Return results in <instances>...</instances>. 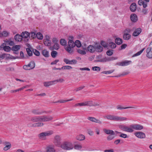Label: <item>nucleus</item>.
I'll list each match as a JSON object with an SVG mask.
<instances>
[{"label":"nucleus","instance_id":"obj_1","mask_svg":"<svg viewBox=\"0 0 152 152\" xmlns=\"http://www.w3.org/2000/svg\"><path fill=\"white\" fill-rule=\"evenodd\" d=\"M53 117L50 116L43 115L37 116L31 118V120L33 122H46L52 120Z\"/></svg>","mask_w":152,"mask_h":152},{"label":"nucleus","instance_id":"obj_2","mask_svg":"<svg viewBox=\"0 0 152 152\" xmlns=\"http://www.w3.org/2000/svg\"><path fill=\"white\" fill-rule=\"evenodd\" d=\"M63 149L66 150H70L73 148V146L71 142H65L62 143L61 146Z\"/></svg>","mask_w":152,"mask_h":152},{"label":"nucleus","instance_id":"obj_3","mask_svg":"<svg viewBox=\"0 0 152 152\" xmlns=\"http://www.w3.org/2000/svg\"><path fill=\"white\" fill-rule=\"evenodd\" d=\"M75 46V42L72 40H69L68 42V45L66 47L65 49L68 52L71 53L73 52L72 48Z\"/></svg>","mask_w":152,"mask_h":152},{"label":"nucleus","instance_id":"obj_4","mask_svg":"<svg viewBox=\"0 0 152 152\" xmlns=\"http://www.w3.org/2000/svg\"><path fill=\"white\" fill-rule=\"evenodd\" d=\"M118 128L121 130L128 132H134V130L131 128L129 127L126 126L124 124H119L118 125Z\"/></svg>","mask_w":152,"mask_h":152},{"label":"nucleus","instance_id":"obj_5","mask_svg":"<svg viewBox=\"0 0 152 152\" xmlns=\"http://www.w3.org/2000/svg\"><path fill=\"white\" fill-rule=\"evenodd\" d=\"M61 138L59 135H56L54 138L53 142L57 147H60L61 145Z\"/></svg>","mask_w":152,"mask_h":152},{"label":"nucleus","instance_id":"obj_6","mask_svg":"<svg viewBox=\"0 0 152 152\" xmlns=\"http://www.w3.org/2000/svg\"><path fill=\"white\" fill-rule=\"evenodd\" d=\"M53 133V131H48L39 134L38 135V137L40 139H43L45 137L49 136L52 134Z\"/></svg>","mask_w":152,"mask_h":152},{"label":"nucleus","instance_id":"obj_7","mask_svg":"<svg viewBox=\"0 0 152 152\" xmlns=\"http://www.w3.org/2000/svg\"><path fill=\"white\" fill-rule=\"evenodd\" d=\"M35 66V63L34 61H31L28 64L23 66V68L26 70H30L34 69Z\"/></svg>","mask_w":152,"mask_h":152},{"label":"nucleus","instance_id":"obj_8","mask_svg":"<svg viewBox=\"0 0 152 152\" xmlns=\"http://www.w3.org/2000/svg\"><path fill=\"white\" fill-rule=\"evenodd\" d=\"M130 29H126L124 31V34L123 35V38L125 40H128L131 38V35L127 33H129L130 32Z\"/></svg>","mask_w":152,"mask_h":152},{"label":"nucleus","instance_id":"obj_9","mask_svg":"<svg viewBox=\"0 0 152 152\" xmlns=\"http://www.w3.org/2000/svg\"><path fill=\"white\" fill-rule=\"evenodd\" d=\"M131 129L137 130H141L143 129L142 126L139 124H132L130 125Z\"/></svg>","mask_w":152,"mask_h":152},{"label":"nucleus","instance_id":"obj_10","mask_svg":"<svg viewBox=\"0 0 152 152\" xmlns=\"http://www.w3.org/2000/svg\"><path fill=\"white\" fill-rule=\"evenodd\" d=\"M23 40L25 42H27L29 40V33L27 31L23 32L21 34Z\"/></svg>","mask_w":152,"mask_h":152},{"label":"nucleus","instance_id":"obj_11","mask_svg":"<svg viewBox=\"0 0 152 152\" xmlns=\"http://www.w3.org/2000/svg\"><path fill=\"white\" fill-rule=\"evenodd\" d=\"M46 152H56L55 146L53 145H48L45 148Z\"/></svg>","mask_w":152,"mask_h":152},{"label":"nucleus","instance_id":"obj_12","mask_svg":"<svg viewBox=\"0 0 152 152\" xmlns=\"http://www.w3.org/2000/svg\"><path fill=\"white\" fill-rule=\"evenodd\" d=\"M134 135L140 139H144L145 137L144 133L141 132H137L134 133Z\"/></svg>","mask_w":152,"mask_h":152},{"label":"nucleus","instance_id":"obj_13","mask_svg":"<svg viewBox=\"0 0 152 152\" xmlns=\"http://www.w3.org/2000/svg\"><path fill=\"white\" fill-rule=\"evenodd\" d=\"M132 62L131 61H125L121 62H118L116 63V65L120 66H127L131 64Z\"/></svg>","mask_w":152,"mask_h":152},{"label":"nucleus","instance_id":"obj_14","mask_svg":"<svg viewBox=\"0 0 152 152\" xmlns=\"http://www.w3.org/2000/svg\"><path fill=\"white\" fill-rule=\"evenodd\" d=\"M91 102L90 101H86L83 102L79 103L76 104L74 106L76 107L78 106H90V104Z\"/></svg>","mask_w":152,"mask_h":152},{"label":"nucleus","instance_id":"obj_15","mask_svg":"<svg viewBox=\"0 0 152 152\" xmlns=\"http://www.w3.org/2000/svg\"><path fill=\"white\" fill-rule=\"evenodd\" d=\"M130 19L132 22H136L138 20L137 15L135 14H132L130 16Z\"/></svg>","mask_w":152,"mask_h":152},{"label":"nucleus","instance_id":"obj_16","mask_svg":"<svg viewBox=\"0 0 152 152\" xmlns=\"http://www.w3.org/2000/svg\"><path fill=\"white\" fill-rule=\"evenodd\" d=\"M5 44L3 43L1 45L0 47L1 48H3V50L5 51L9 52H10L11 49V48L9 46H4Z\"/></svg>","mask_w":152,"mask_h":152},{"label":"nucleus","instance_id":"obj_17","mask_svg":"<svg viewBox=\"0 0 152 152\" xmlns=\"http://www.w3.org/2000/svg\"><path fill=\"white\" fill-rule=\"evenodd\" d=\"M142 31V29L140 28H138L134 31L133 35L134 36L137 37L139 35Z\"/></svg>","mask_w":152,"mask_h":152},{"label":"nucleus","instance_id":"obj_18","mask_svg":"<svg viewBox=\"0 0 152 152\" xmlns=\"http://www.w3.org/2000/svg\"><path fill=\"white\" fill-rule=\"evenodd\" d=\"M127 120V118L126 117L116 116L115 121H126Z\"/></svg>","mask_w":152,"mask_h":152},{"label":"nucleus","instance_id":"obj_19","mask_svg":"<svg viewBox=\"0 0 152 152\" xmlns=\"http://www.w3.org/2000/svg\"><path fill=\"white\" fill-rule=\"evenodd\" d=\"M103 130L104 132L107 134L112 135H114L115 134V132L112 130L104 129H103Z\"/></svg>","mask_w":152,"mask_h":152},{"label":"nucleus","instance_id":"obj_20","mask_svg":"<svg viewBox=\"0 0 152 152\" xmlns=\"http://www.w3.org/2000/svg\"><path fill=\"white\" fill-rule=\"evenodd\" d=\"M44 125V124L42 122H38L34 123L32 124V125H30L28 124V126H32L34 127H38L42 126Z\"/></svg>","mask_w":152,"mask_h":152},{"label":"nucleus","instance_id":"obj_21","mask_svg":"<svg viewBox=\"0 0 152 152\" xmlns=\"http://www.w3.org/2000/svg\"><path fill=\"white\" fill-rule=\"evenodd\" d=\"M130 10L132 12H134L136 10V4L135 3H132L130 6Z\"/></svg>","mask_w":152,"mask_h":152},{"label":"nucleus","instance_id":"obj_22","mask_svg":"<svg viewBox=\"0 0 152 152\" xmlns=\"http://www.w3.org/2000/svg\"><path fill=\"white\" fill-rule=\"evenodd\" d=\"M22 37L21 35L16 34L14 37V39L17 42H21L22 40H23Z\"/></svg>","mask_w":152,"mask_h":152},{"label":"nucleus","instance_id":"obj_23","mask_svg":"<svg viewBox=\"0 0 152 152\" xmlns=\"http://www.w3.org/2000/svg\"><path fill=\"white\" fill-rule=\"evenodd\" d=\"M116 116V115H109L106 116L105 118L108 120L115 121Z\"/></svg>","mask_w":152,"mask_h":152},{"label":"nucleus","instance_id":"obj_24","mask_svg":"<svg viewBox=\"0 0 152 152\" xmlns=\"http://www.w3.org/2000/svg\"><path fill=\"white\" fill-rule=\"evenodd\" d=\"M32 112L33 114L35 115H40L44 113L42 111H40L38 109H34L32 110Z\"/></svg>","mask_w":152,"mask_h":152},{"label":"nucleus","instance_id":"obj_25","mask_svg":"<svg viewBox=\"0 0 152 152\" xmlns=\"http://www.w3.org/2000/svg\"><path fill=\"white\" fill-rule=\"evenodd\" d=\"M118 58L117 57H110L106 58L105 57L104 58V61L105 62L106 61H113L117 59Z\"/></svg>","mask_w":152,"mask_h":152},{"label":"nucleus","instance_id":"obj_26","mask_svg":"<svg viewBox=\"0 0 152 152\" xmlns=\"http://www.w3.org/2000/svg\"><path fill=\"white\" fill-rule=\"evenodd\" d=\"M54 45L53 46V47H50V49L51 50H53L54 49L56 50H58L59 48V45L58 43L54 44Z\"/></svg>","mask_w":152,"mask_h":152},{"label":"nucleus","instance_id":"obj_27","mask_svg":"<svg viewBox=\"0 0 152 152\" xmlns=\"http://www.w3.org/2000/svg\"><path fill=\"white\" fill-rule=\"evenodd\" d=\"M87 50L90 53H94L95 51V47L93 45H90L88 47Z\"/></svg>","mask_w":152,"mask_h":152},{"label":"nucleus","instance_id":"obj_28","mask_svg":"<svg viewBox=\"0 0 152 152\" xmlns=\"http://www.w3.org/2000/svg\"><path fill=\"white\" fill-rule=\"evenodd\" d=\"M115 42L118 45H120L122 43L123 40L121 38L118 37L115 39Z\"/></svg>","mask_w":152,"mask_h":152},{"label":"nucleus","instance_id":"obj_29","mask_svg":"<svg viewBox=\"0 0 152 152\" xmlns=\"http://www.w3.org/2000/svg\"><path fill=\"white\" fill-rule=\"evenodd\" d=\"M76 138L78 140L82 141L84 140L85 139V137L84 135L81 134L77 136L76 137Z\"/></svg>","mask_w":152,"mask_h":152},{"label":"nucleus","instance_id":"obj_30","mask_svg":"<svg viewBox=\"0 0 152 152\" xmlns=\"http://www.w3.org/2000/svg\"><path fill=\"white\" fill-rule=\"evenodd\" d=\"M4 58H5L7 59H12L13 57L9 54L3 53Z\"/></svg>","mask_w":152,"mask_h":152},{"label":"nucleus","instance_id":"obj_31","mask_svg":"<svg viewBox=\"0 0 152 152\" xmlns=\"http://www.w3.org/2000/svg\"><path fill=\"white\" fill-rule=\"evenodd\" d=\"M42 54L45 57H48L49 56L48 51L46 50H44L42 51Z\"/></svg>","mask_w":152,"mask_h":152},{"label":"nucleus","instance_id":"obj_32","mask_svg":"<svg viewBox=\"0 0 152 152\" xmlns=\"http://www.w3.org/2000/svg\"><path fill=\"white\" fill-rule=\"evenodd\" d=\"M20 48V46L19 45H15L13 46L12 48V50L14 51H17Z\"/></svg>","mask_w":152,"mask_h":152},{"label":"nucleus","instance_id":"obj_33","mask_svg":"<svg viewBox=\"0 0 152 152\" xmlns=\"http://www.w3.org/2000/svg\"><path fill=\"white\" fill-rule=\"evenodd\" d=\"M145 49V48H144L142 49L140 51L134 54L132 56V57H135V56H139L143 52V51Z\"/></svg>","mask_w":152,"mask_h":152},{"label":"nucleus","instance_id":"obj_34","mask_svg":"<svg viewBox=\"0 0 152 152\" xmlns=\"http://www.w3.org/2000/svg\"><path fill=\"white\" fill-rule=\"evenodd\" d=\"M73 100V99L72 98H71L69 100H64L61 99V100H58L56 102V103L59 102V103H64L66 102H67L71 101H72Z\"/></svg>","mask_w":152,"mask_h":152},{"label":"nucleus","instance_id":"obj_35","mask_svg":"<svg viewBox=\"0 0 152 152\" xmlns=\"http://www.w3.org/2000/svg\"><path fill=\"white\" fill-rule=\"evenodd\" d=\"M116 108H117V109L121 110L122 109H126L129 108H133V107H122L121 105H118L117 106Z\"/></svg>","mask_w":152,"mask_h":152},{"label":"nucleus","instance_id":"obj_36","mask_svg":"<svg viewBox=\"0 0 152 152\" xmlns=\"http://www.w3.org/2000/svg\"><path fill=\"white\" fill-rule=\"evenodd\" d=\"M103 50L102 47L100 45L98 46L97 47H96V51L98 52H102Z\"/></svg>","mask_w":152,"mask_h":152},{"label":"nucleus","instance_id":"obj_37","mask_svg":"<svg viewBox=\"0 0 152 152\" xmlns=\"http://www.w3.org/2000/svg\"><path fill=\"white\" fill-rule=\"evenodd\" d=\"M36 37L39 39H42L43 38V36L42 34L40 32L37 33L36 34Z\"/></svg>","mask_w":152,"mask_h":152},{"label":"nucleus","instance_id":"obj_38","mask_svg":"<svg viewBox=\"0 0 152 152\" xmlns=\"http://www.w3.org/2000/svg\"><path fill=\"white\" fill-rule=\"evenodd\" d=\"M108 45L110 48L112 49L115 48L116 46V44L113 42L109 43Z\"/></svg>","mask_w":152,"mask_h":152},{"label":"nucleus","instance_id":"obj_39","mask_svg":"<svg viewBox=\"0 0 152 152\" xmlns=\"http://www.w3.org/2000/svg\"><path fill=\"white\" fill-rule=\"evenodd\" d=\"M58 54V53L57 51L53 50L52 51L51 53V56L53 58H55L57 56Z\"/></svg>","mask_w":152,"mask_h":152},{"label":"nucleus","instance_id":"obj_40","mask_svg":"<svg viewBox=\"0 0 152 152\" xmlns=\"http://www.w3.org/2000/svg\"><path fill=\"white\" fill-rule=\"evenodd\" d=\"M25 88V87H22V88H20L16 90H11L10 91V92L11 93H15L18 91H21L22 90H23V89H24Z\"/></svg>","mask_w":152,"mask_h":152},{"label":"nucleus","instance_id":"obj_41","mask_svg":"<svg viewBox=\"0 0 152 152\" xmlns=\"http://www.w3.org/2000/svg\"><path fill=\"white\" fill-rule=\"evenodd\" d=\"M114 71V69L108 71H104L102 72H101V73L105 74H109L113 73Z\"/></svg>","mask_w":152,"mask_h":152},{"label":"nucleus","instance_id":"obj_42","mask_svg":"<svg viewBox=\"0 0 152 152\" xmlns=\"http://www.w3.org/2000/svg\"><path fill=\"white\" fill-rule=\"evenodd\" d=\"M44 43L46 46H50L51 44V41L50 40H44Z\"/></svg>","mask_w":152,"mask_h":152},{"label":"nucleus","instance_id":"obj_43","mask_svg":"<svg viewBox=\"0 0 152 152\" xmlns=\"http://www.w3.org/2000/svg\"><path fill=\"white\" fill-rule=\"evenodd\" d=\"M60 43L61 45L64 46L66 45V41L65 39H61Z\"/></svg>","mask_w":152,"mask_h":152},{"label":"nucleus","instance_id":"obj_44","mask_svg":"<svg viewBox=\"0 0 152 152\" xmlns=\"http://www.w3.org/2000/svg\"><path fill=\"white\" fill-rule=\"evenodd\" d=\"M77 50L78 53L82 55H85L86 53V52L85 51L81 50L79 48Z\"/></svg>","mask_w":152,"mask_h":152},{"label":"nucleus","instance_id":"obj_45","mask_svg":"<svg viewBox=\"0 0 152 152\" xmlns=\"http://www.w3.org/2000/svg\"><path fill=\"white\" fill-rule=\"evenodd\" d=\"M72 68L71 66L69 65L64 66L62 67V69H70Z\"/></svg>","mask_w":152,"mask_h":152},{"label":"nucleus","instance_id":"obj_46","mask_svg":"<svg viewBox=\"0 0 152 152\" xmlns=\"http://www.w3.org/2000/svg\"><path fill=\"white\" fill-rule=\"evenodd\" d=\"M75 46H76L77 47L79 48L81 46V44L80 41L78 40H76L75 42Z\"/></svg>","mask_w":152,"mask_h":152},{"label":"nucleus","instance_id":"obj_47","mask_svg":"<svg viewBox=\"0 0 152 152\" xmlns=\"http://www.w3.org/2000/svg\"><path fill=\"white\" fill-rule=\"evenodd\" d=\"M82 148V146L80 144H76L74 146V148L76 150H80Z\"/></svg>","mask_w":152,"mask_h":152},{"label":"nucleus","instance_id":"obj_48","mask_svg":"<svg viewBox=\"0 0 152 152\" xmlns=\"http://www.w3.org/2000/svg\"><path fill=\"white\" fill-rule=\"evenodd\" d=\"M107 54L109 56H112L113 54V50H109L106 52Z\"/></svg>","mask_w":152,"mask_h":152},{"label":"nucleus","instance_id":"obj_49","mask_svg":"<svg viewBox=\"0 0 152 152\" xmlns=\"http://www.w3.org/2000/svg\"><path fill=\"white\" fill-rule=\"evenodd\" d=\"M26 50L28 53V54L29 56H31L32 55V51L29 48H27Z\"/></svg>","mask_w":152,"mask_h":152},{"label":"nucleus","instance_id":"obj_50","mask_svg":"<svg viewBox=\"0 0 152 152\" xmlns=\"http://www.w3.org/2000/svg\"><path fill=\"white\" fill-rule=\"evenodd\" d=\"M119 137L124 138L128 137L126 134L123 133L122 132H121L120 134L119 135Z\"/></svg>","mask_w":152,"mask_h":152},{"label":"nucleus","instance_id":"obj_51","mask_svg":"<svg viewBox=\"0 0 152 152\" xmlns=\"http://www.w3.org/2000/svg\"><path fill=\"white\" fill-rule=\"evenodd\" d=\"M77 63V61L75 59L70 60L69 64H75Z\"/></svg>","mask_w":152,"mask_h":152},{"label":"nucleus","instance_id":"obj_52","mask_svg":"<svg viewBox=\"0 0 152 152\" xmlns=\"http://www.w3.org/2000/svg\"><path fill=\"white\" fill-rule=\"evenodd\" d=\"M33 52L34 54L37 56H39L40 55L39 52L36 49L33 50Z\"/></svg>","mask_w":152,"mask_h":152},{"label":"nucleus","instance_id":"obj_53","mask_svg":"<svg viewBox=\"0 0 152 152\" xmlns=\"http://www.w3.org/2000/svg\"><path fill=\"white\" fill-rule=\"evenodd\" d=\"M44 86L45 87H48L49 86L52 85L50 81L45 82L44 83Z\"/></svg>","mask_w":152,"mask_h":152},{"label":"nucleus","instance_id":"obj_54","mask_svg":"<svg viewBox=\"0 0 152 152\" xmlns=\"http://www.w3.org/2000/svg\"><path fill=\"white\" fill-rule=\"evenodd\" d=\"M52 42L54 44L58 43V41L56 38H54L53 39Z\"/></svg>","mask_w":152,"mask_h":152},{"label":"nucleus","instance_id":"obj_55","mask_svg":"<svg viewBox=\"0 0 152 152\" xmlns=\"http://www.w3.org/2000/svg\"><path fill=\"white\" fill-rule=\"evenodd\" d=\"M101 44L103 46L104 48H107L108 46L107 44H106L105 42L102 41L101 42Z\"/></svg>","mask_w":152,"mask_h":152},{"label":"nucleus","instance_id":"obj_56","mask_svg":"<svg viewBox=\"0 0 152 152\" xmlns=\"http://www.w3.org/2000/svg\"><path fill=\"white\" fill-rule=\"evenodd\" d=\"M31 37L33 39H34L36 37V34L33 32L31 33Z\"/></svg>","mask_w":152,"mask_h":152},{"label":"nucleus","instance_id":"obj_57","mask_svg":"<svg viewBox=\"0 0 152 152\" xmlns=\"http://www.w3.org/2000/svg\"><path fill=\"white\" fill-rule=\"evenodd\" d=\"M11 147V146L9 145H6L3 148L4 151H6L9 149Z\"/></svg>","mask_w":152,"mask_h":152},{"label":"nucleus","instance_id":"obj_58","mask_svg":"<svg viewBox=\"0 0 152 152\" xmlns=\"http://www.w3.org/2000/svg\"><path fill=\"white\" fill-rule=\"evenodd\" d=\"M85 86H80V87L77 88L75 89V91H79L83 89V88H85Z\"/></svg>","mask_w":152,"mask_h":152},{"label":"nucleus","instance_id":"obj_59","mask_svg":"<svg viewBox=\"0 0 152 152\" xmlns=\"http://www.w3.org/2000/svg\"><path fill=\"white\" fill-rule=\"evenodd\" d=\"M147 57L149 58H152V51L146 54Z\"/></svg>","mask_w":152,"mask_h":152},{"label":"nucleus","instance_id":"obj_60","mask_svg":"<svg viewBox=\"0 0 152 152\" xmlns=\"http://www.w3.org/2000/svg\"><path fill=\"white\" fill-rule=\"evenodd\" d=\"M70 61L67 58H64L63 60L67 64H69Z\"/></svg>","mask_w":152,"mask_h":152},{"label":"nucleus","instance_id":"obj_61","mask_svg":"<svg viewBox=\"0 0 152 152\" xmlns=\"http://www.w3.org/2000/svg\"><path fill=\"white\" fill-rule=\"evenodd\" d=\"M142 12L143 13V14L144 15H146L147 14V10L146 9H142Z\"/></svg>","mask_w":152,"mask_h":152},{"label":"nucleus","instance_id":"obj_62","mask_svg":"<svg viewBox=\"0 0 152 152\" xmlns=\"http://www.w3.org/2000/svg\"><path fill=\"white\" fill-rule=\"evenodd\" d=\"M88 119L92 122H95V118H94L89 117L88 118Z\"/></svg>","mask_w":152,"mask_h":152},{"label":"nucleus","instance_id":"obj_63","mask_svg":"<svg viewBox=\"0 0 152 152\" xmlns=\"http://www.w3.org/2000/svg\"><path fill=\"white\" fill-rule=\"evenodd\" d=\"M144 2L142 0H139L138 1V4L140 6H142L144 4Z\"/></svg>","mask_w":152,"mask_h":152},{"label":"nucleus","instance_id":"obj_64","mask_svg":"<svg viewBox=\"0 0 152 152\" xmlns=\"http://www.w3.org/2000/svg\"><path fill=\"white\" fill-rule=\"evenodd\" d=\"M8 33L6 31H3L2 33V35L3 36L7 37L8 35Z\"/></svg>","mask_w":152,"mask_h":152}]
</instances>
